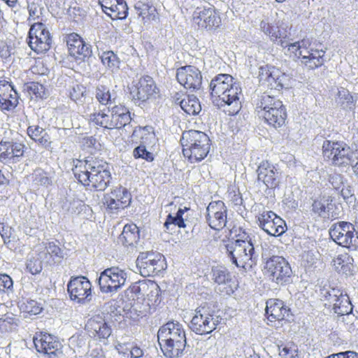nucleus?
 <instances>
[{"label": "nucleus", "instance_id": "nucleus-1", "mask_svg": "<svg viewBox=\"0 0 358 358\" xmlns=\"http://www.w3.org/2000/svg\"><path fill=\"white\" fill-rule=\"evenodd\" d=\"M73 171L80 183L85 186L91 184L99 191H103L108 187L111 178L108 164L93 157H87L85 161L77 160Z\"/></svg>", "mask_w": 358, "mask_h": 358}, {"label": "nucleus", "instance_id": "nucleus-2", "mask_svg": "<svg viewBox=\"0 0 358 358\" xmlns=\"http://www.w3.org/2000/svg\"><path fill=\"white\" fill-rule=\"evenodd\" d=\"M158 342L165 357L180 356L186 345V336L182 325L178 322H169L157 332Z\"/></svg>", "mask_w": 358, "mask_h": 358}, {"label": "nucleus", "instance_id": "nucleus-3", "mask_svg": "<svg viewBox=\"0 0 358 358\" xmlns=\"http://www.w3.org/2000/svg\"><path fill=\"white\" fill-rule=\"evenodd\" d=\"M240 238L226 245L228 256L237 267L251 268L256 264L258 255L256 254L252 238L244 234Z\"/></svg>", "mask_w": 358, "mask_h": 358}, {"label": "nucleus", "instance_id": "nucleus-4", "mask_svg": "<svg viewBox=\"0 0 358 358\" xmlns=\"http://www.w3.org/2000/svg\"><path fill=\"white\" fill-rule=\"evenodd\" d=\"M183 155L191 163L203 160L210 149V141L207 134L197 130H189L182 133L181 138Z\"/></svg>", "mask_w": 358, "mask_h": 358}, {"label": "nucleus", "instance_id": "nucleus-5", "mask_svg": "<svg viewBox=\"0 0 358 358\" xmlns=\"http://www.w3.org/2000/svg\"><path fill=\"white\" fill-rule=\"evenodd\" d=\"M218 324V316L208 304L205 303L195 310L189 328L196 334L204 335L214 331Z\"/></svg>", "mask_w": 358, "mask_h": 358}, {"label": "nucleus", "instance_id": "nucleus-6", "mask_svg": "<svg viewBox=\"0 0 358 358\" xmlns=\"http://www.w3.org/2000/svg\"><path fill=\"white\" fill-rule=\"evenodd\" d=\"M331 239L343 247L356 250L358 248L356 220L355 223L340 221L333 224L329 229Z\"/></svg>", "mask_w": 358, "mask_h": 358}, {"label": "nucleus", "instance_id": "nucleus-7", "mask_svg": "<svg viewBox=\"0 0 358 358\" xmlns=\"http://www.w3.org/2000/svg\"><path fill=\"white\" fill-rule=\"evenodd\" d=\"M322 152L325 158L331 159L336 166L352 164L355 159L350 148L342 142L325 141L322 145Z\"/></svg>", "mask_w": 358, "mask_h": 358}, {"label": "nucleus", "instance_id": "nucleus-8", "mask_svg": "<svg viewBox=\"0 0 358 358\" xmlns=\"http://www.w3.org/2000/svg\"><path fill=\"white\" fill-rule=\"evenodd\" d=\"M264 268L272 281L278 285H283L292 281V268L288 262L282 257H270L266 261Z\"/></svg>", "mask_w": 358, "mask_h": 358}, {"label": "nucleus", "instance_id": "nucleus-9", "mask_svg": "<svg viewBox=\"0 0 358 358\" xmlns=\"http://www.w3.org/2000/svg\"><path fill=\"white\" fill-rule=\"evenodd\" d=\"M127 274L118 266H112L103 271L98 278L100 289L102 292H116L124 285Z\"/></svg>", "mask_w": 358, "mask_h": 358}, {"label": "nucleus", "instance_id": "nucleus-10", "mask_svg": "<svg viewBox=\"0 0 358 358\" xmlns=\"http://www.w3.org/2000/svg\"><path fill=\"white\" fill-rule=\"evenodd\" d=\"M136 266L141 275H155L165 269V258L160 253L141 252L137 257Z\"/></svg>", "mask_w": 358, "mask_h": 358}, {"label": "nucleus", "instance_id": "nucleus-11", "mask_svg": "<svg viewBox=\"0 0 358 358\" xmlns=\"http://www.w3.org/2000/svg\"><path fill=\"white\" fill-rule=\"evenodd\" d=\"M52 39L49 31L41 22L34 23L29 31L28 44L37 53H43L50 48Z\"/></svg>", "mask_w": 358, "mask_h": 358}, {"label": "nucleus", "instance_id": "nucleus-12", "mask_svg": "<svg viewBox=\"0 0 358 358\" xmlns=\"http://www.w3.org/2000/svg\"><path fill=\"white\" fill-rule=\"evenodd\" d=\"M129 89L132 101L138 105L151 99L158 92L154 80L149 76L140 78Z\"/></svg>", "mask_w": 358, "mask_h": 358}, {"label": "nucleus", "instance_id": "nucleus-13", "mask_svg": "<svg viewBox=\"0 0 358 358\" xmlns=\"http://www.w3.org/2000/svg\"><path fill=\"white\" fill-rule=\"evenodd\" d=\"M259 76L260 80L266 81L271 89L281 90L292 85V78L274 66L260 67Z\"/></svg>", "mask_w": 358, "mask_h": 358}, {"label": "nucleus", "instance_id": "nucleus-14", "mask_svg": "<svg viewBox=\"0 0 358 358\" xmlns=\"http://www.w3.org/2000/svg\"><path fill=\"white\" fill-rule=\"evenodd\" d=\"M131 201L130 192L124 187H117L104 195L103 203L111 213H117L120 209L129 206Z\"/></svg>", "mask_w": 358, "mask_h": 358}, {"label": "nucleus", "instance_id": "nucleus-15", "mask_svg": "<svg viewBox=\"0 0 358 358\" xmlns=\"http://www.w3.org/2000/svg\"><path fill=\"white\" fill-rule=\"evenodd\" d=\"M258 223L268 234L278 236L287 229L285 222L273 211H264L258 216Z\"/></svg>", "mask_w": 358, "mask_h": 358}, {"label": "nucleus", "instance_id": "nucleus-16", "mask_svg": "<svg viewBox=\"0 0 358 358\" xmlns=\"http://www.w3.org/2000/svg\"><path fill=\"white\" fill-rule=\"evenodd\" d=\"M227 209L222 201L210 202L206 208V221L215 230L222 229L227 224Z\"/></svg>", "mask_w": 358, "mask_h": 358}, {"label": "nucleus", "instance_id": "nucleus-17", "mask_svg": "<svg viewBox=\"0 0 358 358\" xmlns=\"http://www.w3.org/2000/svg\"><path fill=\"white\" fill-rule=\"evenodd\" d=\"M193 21L199 27L207 30H213L221 24L219 13L211 7L196 8L193 13Z\"/></svg>", "mask_w": 358, "mask_h": 358}, {"label": "nucleus", "instance_id": "nucleus-18", "mask_svg": "<svg viewBox=\"0 0 358 358\" xmlns=\"http://www.w3.org/2000/svg\"><path fill=\"white\" fill-rule=\"evenodd\" d=\"M176 78L181 85L192 91L198 90L201 87V73L194 66H185L178 69Z\"/></svg>", "mask_w": 358, "mask_h": 358}, {"label": "nucleus", "instance_id": "nucleus-19", "mask_svg": "<svg viewBox=\"0 0 358 358\" xmlns=\"http://www.w3.org/2000/svg\"><path fill=\"white\" fill-rule=\"evenodd\" d=\"M92 285L90 280L84 276L72 278L68 283L67 289L72 300L83 302L90 301Z\"/></svg>", "mask_w": 358, "mask_h": 358}, {"label": "nucleus", "instance_id": "nucleus-20", "mask_svg": "<svg viewBox=\"0 0 358 358\" xmlns=\"http://www.w3.org/2000/svg\"><path fill=\"white\" fill-rule=\"evenodd\" d=\"M241 92L242 90L240 84L236 81H234L231 86H229V87H228V89L226 90L225 93H224L226 96L224 99L218 100L220 101V103L217 104L218 106H227L229 108L227 110L229 115H236L241 108V102L240 100Z\"/></svg>", "mask_w": 358, "mask_h": 358}, {"label": "nucleus", "instance_id": "nucleus-21", "mask_svg": "<svg viewBox=\"0 0 358 358\" xmlns=\"http://www.w3.org/2000/svg\"><path fill=\"white\" fill-rule=\"evenodd\" d=\"M34 343L38 352L48 355L50 358L62 354L61 343L50 334L34 337Z\"/></svg>", "mask_w": 358, "mask_h": 358}, {"label": "nucleus", "instance_id": "nucleus-22", "mask_svg": "<svg viewBox=\"0 0 358 358\" xmlns=\"http://www.w3.org/2000/svg\"><path fill=\"white\" fill-rule=\"evenodd\" d=\"M18 94L13 86L6 81H0V108L3 110L14 109L18 103Z\"/></svg>", "mask_w": 358, "mask_h": 358}, {"label": "nucleus", "instance_id": "nucleus-23", "mask_svg": "<svg viewBox=\"0 0 358 358\" xmlns=\"http://www.w3.org/2000/svg\"><path fill=\"white\" fill-rule=\"evenodd\" d=\"M257 173V180L262 181L268 188H274L278 185V172L268 162H262L258 166Z\"/></svg>", "mask_w": 358, "mask_h": 358}, {"label": "nucleus", "instance_id": "nucleus-24", "mask_svg": "<svg viewBox=\"0 0 358 358\" xmlns=\"http://www.w3.org/2000/svg\"><path fill=\"white\" fill-rule=\"evenodd\" d=\"M289 311L281 300L270 299L266 301V314L271 322L285 320L289 316Z\"/></svg>", "mask_w": 358, "mask_h": 358}, {"label": "nucleus", "instance_id": "nucleus-25", "mask_svg": "<svg viewBox=\"0 0 358 358\" xmlns=\"http://www.w3.org/2000/svg\"><path fill=\"white\" fill-rule=\"evenodd\" d=\"M85 328L91 336L98 337L99 338L106 339L111 334V329L105 320L99 315L88 320Z\"/></svg>", "mask_w": 358, "mask_h": 358}, {"label": "nucleus", "instance_id": "nucleus-26", "mask_svg": "<svg viewBox=\"0 0 358 358\" xmlns=\"http://www.w3.org/2000/svg\"><path fill=\"white\" fill-rule=\"evenodd\" d=\"M24 145L19 143L10 141L0 142V161L4 163L15 161V158L20 157L24 154Z\"/></svg>", "mask_w": 358, "mask_h": 358}, {"label": "nucleus", "instance_id": "nucleus-27", "mask_svg": "<svg viewBox=\"0 0 358 358\" xmlns=\"http://www.w3.org/2000/svg\"><path fill=\"white\" fill-rule=\"evenodd\" d=\"M234 81V78L229 74H219L215 76L210 83L212 96L219 99H224L226 96L224 93L231 86Z\"/></svg>", "mask_w": 358, "mask_h": 358}, {"label": "nucleus", "instance_id": "nucleus-28", "mask_svg": "<svg viewBox=\"0 0 358 358\" xmlns=\"http://www.w3.org/2000/svg\"><path fill=\"white\" fill-rule=\"evenodd\" d=\"M332 199L329 196H322L313 201L312 211L322 217H336L337 215L331 210L333 208Z\"/></svg>", "mask_w": 358, "mask_h": 358}, {"label": "nucleus", "instance_id": "nucleus-29", "mask_svg": "<svg viewBox=\"0 0 358 358\" xmlns=\"http://www.w3.org/2000/svg\"><path fill=\"white\" fill-rule=\"evenodd\" d=\"M260 117H262L265 122L275 128L281 127L285 124L287 118V112L284 106L273 108L267 112H262Z\"/></svg>", "mask_w": 358, "mask_h": 358}, {"label": "nucleus", "instance_id": "nucleus-30", "mask_svg": "<svg viewBox=\"0 0 358 358\" xmlns=\"http://www.w3.org/2000/svg\"><path fill=\"white\" fill-rule=\"evenodd\" d=\"M140 230L135 224H126L118 237V242L125 247H134L140 239Z\"/></svg>", "mask_w": 358, "mask_h": 358}, {"label": "nucleus", "instance_id": "nucleus-31", "mask_svg": "<svg viewBox=\"0 0 358 358\" xmlns=\"http://www.w3.org/2000/svg\"><path fill=\"white\" fill-rule=\"evenodd\" d=\"M134 8L138 15L142 17L144 23L159 19L157 9L150 3L138 1L135 3Z\"/></svg>", "mask_w": 358, "mask_h": 358}, {"label": "nucleus", "instance_id": "nucleus-32", "mask_svg": "<svg viewBox=\"0 0 358 358\" xmlns=\"http://www.w3.org/2000/svg\"><path fill=\"white\" fill-rule=\"evenodd\" d=\"M283 106L280 99H276L274 96H271L268 93H263L257 100L256 108L259 115L262 112H267L273 108L282 107Z\"/></svg>", "mask_w": 358, "mask_h": 358}, {"label": "nucleus", "instance_id": "nucleus-33", "mask_svg": "<svg viewBox=\"0 0 358 358\" xmlns=\"http://www.w3.org/2000/svg\"><path fill=\"white\" fill-rule=\"evenodd\" d=\"M113 129H120L125 127L131 121L130 113L127 108L122 106L112 108Z\"/></svg>", "mask_w": 358, "mask_h": 358}, {"label": "nucleus", "instance_id": "nucleus-34", "mask_svg": "<svg viewBox=\"0 0 358 358\" xmlns=\"http://www.w3.org/2000/svg\"><path fill=\"white\" fill-rule=\"evenodd\" d=\"M307 55L301 57V62L310 69L321 66L324 63V52L318 50H307Z\"/></svg>", "mask_w": 358, "mask_h": 358}, {"label": "nucleus", "instance_id": "nucleus-35", "mask_svg": "<svg viewBox=\"0 0 358 358\" xmlns=\"http://www.w3.org/2000/svg\"><path fill=\"white\" fill-rule=\"evenodd\" d=\"M334 313L341 315H346V319H353L350 314L352 311V306L347 294H343L338 298V300L332 305Z\"/></svg>", "mask_w": 358, "mask_h": 358}, {"label": "nucleus", "instance_id": "nucleus-36", "mask_svg": "<svg viewBox=\"0 0 358 358\" xmlns=\"http://www.w3.org/2000/svg\"><path fill=\"white\" fill-rule=\"evenodd\" d=\"M117 349L120 354H123L128 358H148L143 349L134 343H119Z\"/></svg>", "mask_w": 358, "mask_h": 358}, {"label": "nucleus", "instance_id": "nucleus-37", "mask_svg": "<svg viewBox=\"0 0 358 358\" xmlns=\"http://www.w3.org/2000/svg\"><path fill=\"white\" fill-rule=\"evenodd\" d=\"M352 259L348 255H343L337 257L333 260V265L335 269L338 272L346 275H351L354 270V266L352 264Z\"/></svg>", "mask_w": 358, "mask_h": 358}, {"label": "nucleus", "instance_id": "nucleus-38", "mask_svg": "<svg viewBox=\"0 0 358 358\" xmlns=\"http://www.w3.org/2000/svg\"><path fill=\"white\" fill-rule=\"evenodd\" d=\"M181 108L187 114L195 115L201 110L199 99L194 95H189L180 103Z\"/></svg>", "mask_w": 358, "mask_h": 358}, {"label": "nucleus", "instance_id": "nucleus-39", "mask_svg": "<svg viewBox=\"0 0 358 358\" xmlns=\"http://www.w3.org/2000/svg\"><path fill=\"white\" fill-rule=\"evenodd\" d=\"M89 120L94 124L109 129H113V126L114 125L113 124L112 113L110 115L103 111L93 113L89 115Z\"/></svg>", "mask_w": 358, "mask_h": 358}, {"label": "nucleus", "instance_id": "nucleus-40", "mask_svg": "<svg viewBox=\"0 0 358 358\" xmlns=\"http://www.w3.org/2000/svg\"><path fill=\"white\" fill-rule=\"evenodd\" d=\"M96 98L101 104L107 106L114 103L116 96L115 92H110L106 86L99 85L96 89Z\"/></svg>", "mask_w": 358, "mask_h": 358}, {"label": "nucleus", "instance_id": "nucleus-41", "mask_svg": "<svg viewBox=\"0 0 358 358\" xmlns=\"http://www.w3.org/2000/svg\"><path fill=\"white\" fill-rule=\"evenodd\" d=\"M342 294L341 290L329 286L323 287V288L320 289L321 299L327 301L328 303H325V305L329 306H332Z\"/></svg>", "mask_w": 358, "mask_h": 358}, {"label": "nucleus", "instance_id": "nucleus-42", "mask_svg": "<svg viewBox=\"0 0 358 358\" xmlns=\"http://www.w3.org/2000/svg\"><path fill=\"white\" fill-rule=\"evenodd\" d=\"M128 13V7L124 0H117L109 13V16L115 20H122L127 17Z\"/></svg>", "mask_w": 358, "mask_h": 358}, {"label": "nucleus", "instance_id": "nucleus-43", "mask_svg": "<svg viewBox=\"0 0 358 358\" xmlns=\"http://www.w3.org/2000/svg\"><path fill=\"white\" fill-rule=\"evenodd\" d=\"M338 96L339 99V103L344 109L352 110L354 108L355 106V100L348 90L345 88L339 90Z\"/></svg>", "mask_w": 358, "mask_h": 358}, {"label": "nucleus", "instance_id": "nucleus-44", "mask_svg": "<svg viewBox=\"0 0 358 358\" xmlns=\"http://www.w3.org/2000/svg\"><path fill=\"white\" fill-rule=\"evenodd\" d=\"M260 29L268 35L273 41L281 38V34L278 27L273 26L268 20H263L260 22Z\"/></svg>", "mask_w": 358, "mask_h": 358}, {"label": "nucleus", "instance_id": "nucleus-45", "mask_svg": "<svg viewBox=\"0 0 358 358\" xmlns=\"http://www.w3.org/2000/svg\"><path fill=\"white\" fill-rule=\"evenodd\" d=\"M213 280L217 284H225L230 280V275L227 269L222 266H216L212 268Z\"/></svg>", "mask_w": 358, "mask_h": 358}, {"label": "nucleus", "instance_id": "nucleus-46", "mask_svg": "<svg viewBox=\"0 0 358 358\" xmlns=\"http://www.w3.org/2000/svg\"><path fill=\"white\" fill-rule=\"evenodd\" d=\"M102 63L110 69H117L119 67V59L112 51H107L101 55Z\"/></svg>", "mask_w": 358, "mask_h": 358}, {"label": "nucleus", "instance_id": "nucleus-47", "mask_svg": "<svg viewBox=\"0 0 358 358\" xmlns=\"http://www.w3.org/2000/svg\"><path fill=\"white\" fill-rule=\"evenodd\" d=\"M85 87L78 83H73L69 90L70 98L75 102H83V99L85 95Z\"/></svg>", "mask_w": 358, "mask_h": 358}, {"label": "nucleus", "instance_id": "nucleus-48", "mask_svg": "<svg viewBox=\"0 0 358 358\" xmlns=\"http://www.w3.org/2000/svg\"><path fill=\"white\" fill-rule=\"evenodd\" d=\"M164 225L166 231L169 233L174 231L176 227H178L179 228H185L186 227L183 218L180 219L176 216L171 215V214L167 216Z\"/></svg>", "mask_w": 358, "mask_h": 358}, {"label": "nucleus", "instance_id": "nucleus-49", "mask_svg": "<svg viewBox=\"0 0 358 358\" xmlns=\"http://www.w3.org/2000/svg\"><path fill=\"white\" fill-rule=\"evenodd\" d=\"M279 358H298L297 349L293 345H278Z\"/></svg>", "mask_w": 358, "mask_h": 358}, {"label": "nucleus", "instance_id": "nucleus-50", "mask_svg": "<svg viewBox=\"0 0 358 358\" xmlns=\"http://www.w3.org/2000/svg\"><path fill=\"white\" fill-rule=\"evenodd\" d=\"M83 41L82 38L76 33L68 35L66 43L70 55H75L76 49L79 48V45H81Z\"/></svg>", "mask_w": 358, "mask_h": 358}, {"label": "nucleus", "instance_id": "nucleus-51", "mask_svg": "<svg viewBox=\"0 0 358 358\" xmlns=\"http://www.w3.org/2000/svg\"><path fill=\"white\" fill-rule=\"evenodd\" d=\"M33 182L36 185L48 187L52 184V179L48 173L43 171H37L34 173Z\"/></svg>", "mask_w": 358, "mask_h": 358}, {"label": "nucleus", "instance_id": "nucleus-52", "mask_svg": "<svg viewBox=\"0 0 358 358\" xmlns=\"http://www.w3.org/2000/svg\"><path fill=\"white\" fill-rule=\"evenodd\" d=\"M92 50L88 44L85 43L83 41L81 43V45L76 49L75 55H71V56L77 58L78 59L85 60V58L90 57Z\"/></svg>", "mask_w": 358, "mask_h": 358}, {"label": "nucleus", "instance_id": "nucleus-53", "mask_svg": "<svg viewBox=\"0 0 358 358\" xmlns=\"http://www.w3.org/2000/svg\"><path fill=\"white\" fill-rule=\"evenodd\" d=\"M133 154L135 158H142L148 162H152L154 159L152 153L148 152L143 145H140L136 147L134 150Z\"/></svg>", "mask_w": 358, "mask_h": 358}, {"label": "nucleus", "instance_id": "nucleus-54", "mask_svg": "<svg viewBox=\"0 0 358 358\" xmlns=\"http://www.w3.org/2000/svg\"><path fill=\"white\" fill-rule=\"evenodd\" d=\"M47 252L53 258H57L58 260L64 257L62 250L54 242H49L45 246Z\"/></svg>", "mask_w": 358, "mask_h": 358}, {"label": "nucleus", "instance_id": "nucleus-55", "mask_svg": "<svg viewBox=\"0 0 358 358\" xmlns=\"http://www.w3.org/2000/svg\"><path fill=\"white\" fill-rule=\"evenodd\" d=\"M303 41L295 42L289 45L288 51L294 55V57L297 58L302 57L303 56V52H306L308 50L302 46Z\"/></svg>", "mask_w": 358, "mask_h": 358}, {"label": "nucleus", "instance_id": "nucleus-56", "mask_svg": "<svg viewBox=\"0 0 358 358\" xmlns=\"http://www.w3.org/2000/svg\"><path fill=\"white\" fill-rule=\"evenodd\" d=\"M13 280L7 274H0V292H6L13 288Z\"/></svg>", "mask_w": 358, "mask_h": 358}, {"label": "nucleus", "instance_id": "nucleus-57", "mask_svg": "<svg viewBox=\"0 0 358 358\" xmlns=\"http://www.w3.org/2000/svg\"><path fill=\"white\" fill-rule=\"evenodd\" d=\"M27 134L35 141L43 134H46L45 130L38 125L29 126L27 129Z\"/></svg>", "mask_w": 358, "mask_h": 358}, {"label": "nucleus", "instance_id": "nucleus-58", "mask_svg": "<svg viewBox=\"0 0 358 358\" xmlns=\"http://www.w3.org/2000/svg\"><path fill=\"white\" fill-rule=\"evenodd\" d=\"M141 308V305L138 303L133 305L128 310L129 317L133 320H138L139 317H142L145 314Z\"/></svg>", "mask_w": 358, "mask_h": 358}, {"label": "nucleus", "instance_id": "nucleus-59", "mask_svg": "<svg viewBox=\"0 0 358 358\" xmlns=\"http://www.w3.org/2000/svg\"><path fill=\"white\" fill-rule=\"evenodd\" d=\"M28 88L36 96L43 98L45 95L44 86L38 83H31Z\"/></svg>", "mask_w": 358, "mask_h": 358}, {"label": "nucleus", "instance_id": "nucleus-60", "mask_svg": "<svg viewBox=\"0 0 358 358\" xmlns=\"http://www.w3.org/2000/svg\"><path fill=\"white\" fill-rule=\"evenodd\" d=\"M28 10L29 13V17L33 20L38 19L41 15V8L38 3L31 2L28 3Z\"/></svg>", "mask_w": 358, "mask_h": 358}, {"label": "nucleus", "instance_id": "nucleus-61", "mask_svg": "<svg viewBox=\"0 0 358 358\" xmlns=\"http://www.w3.org/2000/svg\"><path fill=\"white\" fill-rule=\"evenodd\" d=\"M329 181L336 189H340L342 185L343 186V176L341 174L334 173L330 175Z\"/></svg>", "mask_w": 358, "mask_h": 358}, {"label": "nucleus", "instance_id": "nucleus-62", "mask_svg": "<svg viewBox=\"0 0 358 358\" xmlns=\"http://www.w3.org/2000/svg\"><path fill=\"white\" fill-rule=\"evenodd\" d=\"M0 235L5 243H9L12 235L11 228L4 223L0 222Z\"/></svg>", "mask_w": 358, "mask_h": 358}, {"label": "nucleus", "instance_id": "nucleus-63", "mask_svg": "<svg viewBox=\"0 0 358 358\" xmlns=\"http://www.w3.org/2000/svg\"><path fill=\"white\" fill-rule=\"evenodd\" d=\"M341 194L347 201L352 202L355 199L354 191L350 185H343L341 190Z\"/></svg>", "mask_w": 358, "mask_h": 358}, {"label": "nucleus", "instance_id": "nucleus-64", "mask_svg": "<svg viewBox=\"0 0 358 358\" xmlns=\"http://www.w3.org/2000/svg\"><path fill=\"white\" fill-rule=\"evenodd\" d=\"M117 1V0H99V3H100L103 11L108 15L109 13L112 10L113 5Z\"/></svg>", "mask_w": 358, "mask_h": 358}]
</instances>
